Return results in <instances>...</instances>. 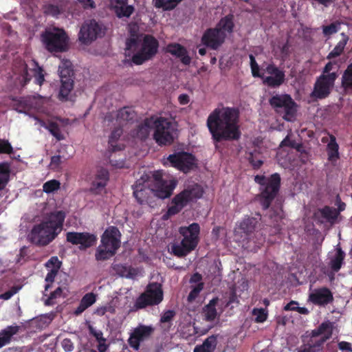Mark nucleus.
Returning <instances> with one entry per match:
<instances>
[{
	"label": "nucleus",
	"instance_id": "nucleus-1",
	"mask_svg": "<svg viewBox=\"0 0 352 352\" xmlns=\"http://www.w3.org/2000/svg\"><path fill=\"white\" fill-rule=\"evenodd\" d=\"M206 125L214 143L235 141L241 138L239 111L235 107L214 109L209 114Z\"/></svg>",
	"mask_w": 352,
	"mask_h": 352
},
{
	"label": "nucleus",
	"instance_id": "nucleus-2",
	"mask_svg": "<svg viewBox=\"0 0 352 352\" xmlns=\"http://www.w3.org/2000/svg\"><path fill=\"white\" fill-rule=\"evenodd\" d=\"M65 217L62 210L50 213L32 227L28 234L29 241L38 247L47 246L61 232Z\"/></svg>",
	"mask_w": 352,
	"mask_h": 352
},
{
	"label": "nucleus",
	"instance_id": "nucleus-3",
	"mask_svg": "<svg viewBox=\"0 0 352 352\" xmlns=\"http://www.w3.org/2000/svg\"><path fill=\"white\" fill-rule=\"evenodd\" d=\"M158 49V41L151 34H144L142 40L138 36L132 34L126 41V50L136 52L131 58L132 62L136 65L152 60L157 54Z\"/></svg>",
	"mask_w": 352,
	"mask_h": 352
},
{
	"label": "nucleus",
	"instance_id": "nucleus-4",
	"mask_svg": "<svg viewBox=\"0 0 352 352\" xmlns=\"http://www.w3.org/2000/svg\"><path fill=\"white\" fill-rule=\"evenodd\" d=\"M333 323L329 320L322 322L313 329L309 336H302V344L297 352H322L324 343L333 334Z\"/></svg>",
	"mask_w": 352,
	"mask_h": 352
},
{
	"label": "nucleus",
	"instance_id": "nucleus-5",
	"mask_svg": "<svg viewBox=\"0 0 352 352\" xmlns=\"http://www.w3.org/2000/svg\"><path fill=\"white\" fill-rule=\"evenodd\" d=\"M254 182L260 186V193L256 195V199L262 208L267 210L278 194L280 188V176L277 173L269 177L257 175L254 177Z\"/></svg>",
	"mask_w": 352,
	"mask_h": 352
},
{
	"label": "nucleus",
	"instance_id": "nucleus-6",
	"mask_svg": "<svg viewBox=\"0 0 352 352\" xmlns=\"http://www.w3.org/2000/svg\"><path fill=\"white\" fill-rule=\"evenodd\" d=\"M179 233L183 236L180 244H173L171 252L176 256L182 258L194 250L199 241L200 226L197 223H192L188 226H181Z\"/></svg>",
	"mask_w": 352,
	"mask_h": 352
},
{
	"label": "nucleus",
	"instance_id": "nucleus-7",
	"mask_svg": "<svg viewBox=\"0 0 352 352\" xmlns=\"http://www.w3.org/2000/svg\"><path fill=\"white\" fill-rule=\"evenodd\" d=\"M120 237L121 234L117 227H108L101 236V243L96 250V260L105 261L113 256L120 247Z\"/></svg>",
	"mask_w": 352,
	"mask_h": 352
},
{
	"label": "nucleus",
	"instance_id": "nucleus-8",
	"mask_svg": "<svg viewBox=\"0 0 352 352\" xmlns=\"http://www.w3.org/2000/svg\"><path fill=\"white\" fill-rule=\"evenodd\" d=\"M202 195L203 190L197 184L184 189L173 197L171 206L168 208L166 212L163 214L162 219L168 220L170 217L179 213L190 202L201 197Z\"/></svg>",
	"mask_w": 352,
	"mask_h": 352
},
{
	"label": "nucleus",
	"instance_id": "nucleus-9",
	"mask_svg": "<svg viewBox=\"0 0 352 352\" xmlns=\"http://www.w3.org/2000/svg\"><path fill=\"white\" fill-rule=\"evenodd\" d=\"M45 49L50 52H63L67 49L68 36L59 28L46 29L41 35Z\"/></svg>",
	"mask_w": 352,
	"mask_h": 352
},
{
	"label": "nucleus",
	"instance_id": "nucleus-10",
	"mask_svg": "<svg viewBox=\"0 0 352 352\" xmlns=\"http://www.w3.org/2000/svg\"><path fill=\"white\" fill-rule=\"evenodd\" d=\"M153 139L160 146L170 145L177 135L175 124L167 118H157L153 122Z\"/></svg>",
	"mask_w": 352,
	"mask_h": 352
},
{
	"label": "nucleus",
	"instance_id": "nucleus-11",
	"mask_svg": "<svg viewBox=\"0 0 352 352\" xmlns=\"http://www.w3.org/2000/svg\"><path fill=\"white\" fill-rule=\"evenodd\" d=\"M17 64L19 66L14 65V72L19 74L21 78V85L22 87H25L32 79V77L34 78V82L36 85L41 86L45 81L44 70L40 67L36 61L34 60H32L31 68L28 69V65L22 60H20Z\"/></svg>",
	"mask_w": 352,
	"mask_h": 352
},
{
	"label": "nucleus",
	"instance_id": "nucleus-12",
	"mask_svg": "<svg viewBox=\"0 0 352 352\" xmlns=\"http://www.w3.org/2000/svg\"><path fill=\"white\" fill-rule=\"evenodd\" d=\"M164 298L162 285L158 283H151L144 292L137 298L134 307L137 309L146 308L148 306L159 305Z\"/></svg>",
	"mask_w": 352,
	"mask_h": 352
},
{
	"label": "nucleus",
	"instance_id": "nucleus-13",
	"mask_svg": "<svg viewBox=\"0 0 352 352\" xmlns=\"http://www.w3.org/2000/svg\"><path fill=\"white\" fill-rule=\"evenodd\" d=\"M197 161L196 157L192 154L180 151L169 155L164 164L174 167L184 173H188L197 168Z\"/></svg>",
	"mask_w": 352,
	"mask_h": 352
},
{
	"label": "nucleus",
	"instance_id": "nucleus-14",
	"mask_svg": "<svg viewBox=\"0 0 352 352\" xmlns=\"http://www.w3.org/2000/svg\"><path fill=\"white\" fill-rule=\"evenodd\" d=\"M104 34L105 28L103 25L95 19H90L85 21L82 25L78 38L81 43L88 44L98 38L102 37Z\"/></svg>",
	"mask_w": 352,
	"mask_h": 352
},
{
	"label": "nucleus",
	"instance_id": "nucleus-15",
	"mask_svg": "<svg viewBox=\"0 0 352 352\" xmlns=\"http://www.w3.org/2000/svg\"><path fill=\"white\" fill-rule=\"evenodd\" d=\"M336 78L337 74L335 72L329 74H322L317 78L314 84V90L310 94L311 97L316 99L327 98L331 93V89L334 85Z\"/></svg>",
	"mask_w": 352,
	"mask_h": 352
},
{
	"label": "nucleus",
	"instance_id": "nucleus-16",
	"mask_svg": "<svg viewBox=\"0 0 352 352\" xmlns=\"http://www.w3.org/2000/svg\"><path fill=\"white\" fill-rule=\"evenodd\" d=\"M270 104L275 109L283 108L285 115L283 118L290 121L296 112V103L289 94H276L269 100Z\"/></svg>",
	"mask_w": 352,
	"mask_h": 352
},
{
	"label": "nucleus",
	"instance_id": "nucleus-17",
	"mask_svg": "<svg viewBox=\"0 0 352 352\" xmlns=\"http://www.w3.org/2000/svg\"><path fill=\"white\" fill-rule=\"evenodd\" d=\"M154 185L151 189L155 196L160 199L169 197L176 186L175 182L173 180L166 181L163 179L160 172L156 171L152 174Z\"/></svg>",
	"mask_w": 352,
	"mask_h": 352
},
{
	"label": "nucleus",
	"instance_id": "nucleus-18",
	"mask_svg": "<svg viewBox=\"0 0 352 352\" xmlns=\"http://www.w3.org/2000/svg\"><path fill=\"white\" fill-rule=\"evenodd\" d=\"M66 241L74 245H79L80 250H86L96 244L97 236L87 232H68L66 233Z\"/></svg>",
	"mask_w": 352,
	"mask_h": 352
},
{
	"label": "nucleus",
	"instance_id": "nucleus-19",
	"mask_svg": "<svg viewBox=\"0 0 352 352\" xmlns=\"http://www.w3.org/2000/svg\"><path fill=\"white\" fill-rule=\"evenodd\" d=\"M226 33L220 29L208 28L201 38V44L213 50H218L225 42Z\"/></svg>",
	"mask_w": 352,
	"mask_h": 352
},
{
	"label": "nucleus",
	"instance_id": "nucleus-20",
	"mask_svg": "<svg viewBox=\"0 0 352 352\" xmlns=\"http://www.w3.org/2000/svg\"><path fill=\"white\" fill-rule=\"evenodd\" d=\"M155 329L152 326L139 324L130 334L128 344L135 351L140 348V343L148 340L153 333Z\"/></svg>",
	"mask_w": 352,
	"mask_h": 352
},
{
	"label": "nucleus",
	"instance_id": "nucleus-21",
	"mask_svg": "<svg viewBox=\"0 0 352 352\" xmlns=\"http://www.w3.org/2000/svg\"><path fill=\"white\" fill-rule=\"evenodd\" d=\"M270 76L263 77V82L270 87H278L285 82V72L280 69L274 63L268 64L265 69Z\"/></svg>",
	"mask_w": 352,
	"mask_h": 352
},
{
	"label": "nucleus",
	"instance_id": "nucleus-22",
	"mask_svg": "<svg viewBox=\"0 0 352 352\" xmlns=\"http://www.w3.org/2000/svg\"><path fill=\"white\" fill-rule=\"evenodd\" d=\"M109 179V173L105 168L97 170L91 183L89 192L95 195H102L106 192V186Z\"/></svg>",
	"mask_w": 352,
	"mask_h": 352
},
{
	"label": "nucleus",
	"instance_id": "nucleus-23",
	"mask_svg": "<svg viewBox=\"0 0 352 352\" xmlns=\"http://www.w3.org/2000/svg\"><path fill=\"white\" fill-rule=\"evenodd\" d=\"M309 300L314 305L324 307L333 302L334 298L331 291L327 287L315 289L309 294Z\"/></svg>",
	"mask_w": 352,
	"mask_h": 352
},
{
	"label": "nucleus",
	"instance_id": "nucleus-24",
	"mask_svg": "<svg viewBox=\"0 0 352 352\" xmlns=\"http://www.w3.org/2000/svg\"><path fill=\"white\" fill-rule=\"evenodd\" d=\"M129 0H111V8L117 17L129 18L135 11L133 6L128 5Z\"/></svg>",
	"mask_w": 352,
	"mask_h": 352
},
{
	"label": "nucleus",
	"instance_id": "nucleus-25",
	"mask_svg": "<svg viewBox=\"0 0 352 352\" xmlns=\"http://www.w3.org/2000/svg\"><path fill=\"white\" fill-rule=\"evenodd\" d=\"M166 52L180 59L182 64L189 65L191 62V58L188 54L185 47L179 43H169L166 48Z\"/></svg>",
	"mask_w": 352,
	"mask_h": 352
},
{
	"label": "nucleus",
	"instance_id": "nucleus-26",
	"mask_svg": "<svg viewBox=\"0 0 352 352\" xmlns=\"http://www.w3.org/2000/svg\"><path fill=\"white\" fill-rule=\"evenodd\" d=\"M314 215L321 223H323L324 220H325L329 223H333L338 218L339 211H337L333 207L325 206L322 208H319Z\"/></svg>",
	"mask_w": 352,
	"mask_h": 352
},
{
	"label": "nucleus",
	"instance_id": "nucleus-27",
	"mask_svg": "<svg viewBox=\"0 0 352 352\" xmlns=\"http://www.w3.org/2000/svg\"><path fill=\"white\" fill-rule=\"evenodd\" d=\"M122 129L121 127H116L111 133L108 142V151L113 153L122 151L124 148L123 144L117 143L122 134Z\"/></svg>",
	"mask_w": 352,
	"mask_h": 352
},
{
	"label": "nucleus",
	"instance_id": "nucleus-28",
	"mask_svg": "<svg viewBox=\"0 0 352 352\" xmlns=\"http://www.w3.org/2000/svg\"><path fill=\"white\" fill-rule=\"evenodd\" d=\"M20 330V327L10 325L0 331V349L8 344L12 341L13 336L17 334Z\"/></svg>",
	"mask_w": 352,
	"mask_h": 352
},
{
	"label": "nucleus",
	"instance_id": "nucleus-29",
	"mask_svg": "<svg viewBox=\"0 0 352 352\" xmlns=\"http://www.w3.org/2000/svg\"><path fill=\"white\" fill-rule=\"evenodd\" d=\"M145 182L146 179H144V177L142 176L141 179L137 181L135 184L133 186V196L140 204H144L146 201V195L147 194V191L149 190V189L146 188L144 184Z\"/></svg>",
	"mask_w": 352,
	"mask_h": 352
},
{
	"label": "nucleus",
	"instance_id": "nucleus-30",
	"mask_svg": "<svg viewBox=\"0 0 352 352\" xmlns=\"http://www.w3.org/2000/svg\"><path fill=\"white\" fill-rule=\"evenodd\" d=\"M219 302L217 297L211 299L208 304L203 307V318L207 322H213L217 316L216 305Z\"/></svg>",
	"mask_w": 352,
	"mask_h": 352
},
{
	"label": "nucleus",
	"instance_id": "nucleus-31",
	"mask_svg": "<svg viewBox=\"0 0 352 352\" xmlns=\"http://www.w3.org/2000/svg\"><path fill=\"white\" fill-rule=\"evenodd\" d=\"M153 118L145 119L142 123L137 126L134 132L135 135L141 140L146 139L150 129L153 127Z\"/></svg>",
	"mask_w": 352,
	"mask_h": 352
},
{
	"label": "nucleus",
	"instance_id": "nucleus-32",
	"mask_svg": "<svg viewBox=\"0 0 352 352\" xmlns=\"http://www.w3.org/2000/svg\"><path fill=\"white\" fill-rule=\"evenodd\" d=\"M217 344V336L208 337L201 344L197 345L193 352H214Z\"/></svg>",
	"mask_w": 352,
	"mask_h": 352
},
{
	"label": "nucleus",
	"instance_id": "nucleus-33",
	"mask_svg": "<svg viewBox=\"0 0 352 352\" xmlns=\"http://www.w3.org/2000/svg\"><path fill=\"white\" fill-rule=\"evenodd\" d=\"M261 219V217H247L244 218L239 224V229L247 235L252 233L257 224L258 223V221Z\"/></svg>",
	"mask_w": 352,
	"mask_h": 352
},
{
	"label": "nucleus",
	"instance_id": "nucleus-34",
	"mask_svg": "<svg viewBox=\"0 0 352 352\" xmlns=\"http://www.w3.org/2000/svg\"><path fill=\"white\" fill-rule=\"evenodd\" d=\"M58 72L60 80H74V70L71 61L68 60H62L58 67Z\"/></svg>",
	"mask_w": 352,
	"mask_h": 352
},
{
	"label": "nucleus",
	"instance_id": "nucleus-35",
	"mask_svg": "<svg viewBox=\"0 0 352 352\" xmlns=\"http://www.w3.org/2000/svg\"><path fill=\"white\" fill-rule=\"evenodd\" d=\"M329 138L330 142L327 144L328 160L333 163L340 158L339 146L334 135H330Z\"/></svg>",
	"mask_w": 352,
	"mask_h": 352
},
{
	"label": "nucleus",
	"instance_id": "nucleus-36",
	"mask_svg": "<svg viewBox=\"0 0 352 352\" xmlns=\"http://www.w3.org/2000/svg\"><path fill=\"white\" fill-rule=\"evenodd\" d=\"M113 269L119 276L128 278H133L138 274L135 268L122 264H116Z\"/></svg>",
	"mask_w": 352,
	"mask_h": 352
},
{
	"label": "nucleus",
	"instance_id": "nucleus-37",
	"mask_svg": "<svg viewBox=\"0 0 352 352\" xmlns=\"http://www.w3.org/2000/svg\"><path fill=\"white\" fill-rule=\"evenodd\" d=\"M58 98L62 101H67L74 88V80H62Z\"/></svg>",
	"mask_w": 352,
	"mask_h": 352
},
{
	"label": "nucleus",
	"instance_id": "nucleus-38",
	"mask_svg": "<svg viewBox=\"0 0 352 352\" xmlns=\"http://www.w3.org/2000/svg\"><path fill=\"white\" fill-rule=\"evenodd\" d=\"M344 256L345 254L342 249H337L334 258H333L329 263V266L332 271L338 272L340 270L344 262Z\"/></svg>",
	"mask_w": 352,
	"mask_h": 352
},
{
	"label": "nucleus",
	"instance_id": "nucleus-39",
	"mask_svg": "<svg viewBox=\"0 0 352 352\" xmlns=\"http://www.w3.org/2000/svg\"><path fill=\"white\" fill-rule=\"evenodd\" d=\"M233 15L228 14L223 17L218 24L216 25V28L220 29L221 31H223L228 33H231L234 28Z\"/></svg>",
	"mask_w": 352,
	"mask_h": 352
},
{
	"label": "nucleus",
	"instance_id": "nucleus-40",
	"mask_svg": "<svg viewBox=\"0 0 352 352\" xmlns=\"http://www.w3.org/2000/svg\"><path fill=\"white\" fill-rule=\"evenodd\" d=\"M183 0H155L154 6L164 10H172Z\"/></svg>",
	"mask_w": 352,
	"mask_h": 352
},
{
	"label": "nucleus",
	"instance_id": "nucleus-41",
	"mask_svg": "<svg viewBox=\"0 0 352 352\" xmlns=\"http://www.w3.org/2000/svg\"><path fill=\"white\" fill-rule=\"evenodd\" d=\"M135 117V113L133 109L124 107L120 109L117 113V118L120 121H131Z\"/></svg>",
	"mask_w": 352,
	"mask_h": 352
},
{
	"label": "nucleus",
	"instance_id": "nucleus-42",
	"mask_svg": "<svg viewBox=\"0 0 352 352\" xmlns=\"http://www.w3.org/2000/svg\"><path fill=\"white\" fill-rule=\"evenodd\" d=\"M342 85L345 89H352V63L347 66L342 74Z\"/></svg>",
	"mask_w": 352,
	"mask_h": 352
},
{
	"label": "nucleus",
	"instance_id": "nucleus-43",
	"mask_svg": "<svg viewBox=\"0 0 352 352\" xmlns=\"http://www.w3.org/2000/svg\"><path fill=\"white\" fill-rule=\"evenodd\" d=\"M348 38H344L340 41L338 44L335 46L333 50L329 53L327 56V58L329 60L336 58L342 54L344 51V49L346 45Z\"/></svg>",
	"mask_w": 352,
	"mask_h": 352
},
{
	"label": "nucleus",
	"instance_id": "nucleus-44",
	"mask_svg": "<svg viewBox=\"0 0 352 352\" xmlns=\"http://www.w3.org/2000/svg\"><path fill=\"white\" fill-rule=\"evenodd\" d=\"M248 160L254 169H258L263 164V160L260 158V153L256 151L249 153Z\"/></svg>",
	"mask_w": 352,
	"mask_h": 352
},
{
	"label": "nucleus",
	"instance_id": "nucleus-45",
	"mask_svg": "<svg viewBox=\"0 0 352 352\" xmlns=\"http://www.w3.org/2000/svg\"><path fill=\"white\" fill-rule=\"evenodd\" d=\"M47 129L57 140H62L64 139V136L61 134L60 127L56 122H52L49 123Z\"/></svg>",
	"mask_w": 352,
	"mask_h": 352
},
{
	"label": "nucleus",
	"instance_id": "nucleus-46",
	"mask_svg": "<svg viewBox=\"0 0 352 352\" xmlns=\"http://www.w3.org/2000/svg\"><path fill=\"white\" fill-rule=\"evenodd\" d=\"M204 286V283H199L195 286H192V289L187 297L188 301L190 302L194 301L198 297L199 293L203 290Z\"/></svg>",
	"mask_w": 352,
	"mask_h": 352
},
{
	"label": "nucleus",
	"instance_id": "nucleus-47",
	"mask_svg": "<svg viewBox=\"0 0 352 352\" xmlns=\"http://www.w3.org/2000/svg\"><path fill=\"white\" fill-rule=\"evenodd\" d=\"M60 182L56 179L46 182L43 186V190L46 193L53 192L60 188Z\"/></svg>",
	"mask_w": 352,
	"mask_h": 352
},
{
	"label": "nucleus",
	"instance_id": "nucleus-48",
	"mask_svg": "<svg viewBox=\"0 0 352 352\" xmlns=\"http://www.w3.org/2000/svg\"><path fill=\"white\" fill-rule=\"evenodd\" d=\"M44 12L47 15L58 16L61 13V8L58 5L50 3L44 6Z\"/></svg>",
	"mask_w": 352,
	"mask_h": 352
},
{
	"label": "nucleus",
	"instance_id": "nucleus-49",
	"mask_svg": "<svg viewBox=\"0 0 352 352\" xmlns=\"http://www.w3.org/2000/svg\"><path fill=\"white\" fill-rule=\"evenodd\" d=\"M10 168L9 164L6 162L0 163V178L6 179L7 182L10 180Z\"/></svg>",
	"mask_w": 352,
	"mask_h": 352
},
{
	"label": "nucleus",
	"instance_id": "nucleus-50",
	"mask_svg": "<svg viewBox=\"0 0 352 352\" xmlns=\"http://www.w3.org/2000/svg\"><path fill=\"white\" fill-rule=\"evenodd\" d=\"M252 314L256 316V322H263L267 320V314L263 309H254Z\"/></svg>",
	"mask_w": 352,
	"mask_h": 352
},
{
	"label": "nucleus",
	"instance_id": "nucleus-51",
	"mask_svg": "<svg viewBox=\"0 0 352 352\" xmlns=\"http://www.w3.org/2000/svg\"><path fill=\"white\" fill-rule=\"evenodd\" d=\"M61 261H59L57 256H52L48 261L46 263L45 266L47 267H52L51 270L58 271L61 267Z\"/></svg>",
	"mask_w": 352,
	"mask_h": 352
},
{
	"label": "nucleus",
	"instance_id": "nucleus-52",
	"mask_svg": "<svg viewBox=\"0 0 352 352\" xmlns=\"http://www.w3.org/2000/svg\"><path fill=\"white\" fill-rule=\"evenodd\" d=\"M88 308L96 301V295L93 292L86 294L80 300Z\"/></svg>",
	"mask_w": 352,
	"mask_h": 352
},
{
	"label": "nucleus",
	"instance_id": "nucleus-53",
	"mask_svg": "<svg viewBox=\"0 0 352 352\" xmlns=\"http://www.w3.org/2000/svg\"><path fill=\"white\" fill-rule=\"evenodd\" d=\"M61 158V156L59 155L51 157L50 167L52 170H58L60 169L62 164Z\"/></svg>",
	"mask_w": 352,
	"mask_h": 352
},
{
	"label": "nucleus",
	"instance_id": "nucleus-54",
	"mask_svg": "<svg viewBox=\"0 0 352 352\" xmlns=\"http://www.w3.org/2000/svg\"><path fill=\"white\" fill-rule=\"evenodd\" d=\"M13 148L8 140H0V153L11 154Z\"/></svg>",
	"mask_w": 352,
	"mask_h": 352
},
{
	"label": "nucleus",
	"instance_id": "nucleus-55",
	"mask_svg": "<svg viewBox=\"0 0 352 352\" xmlns=\"http://www.w3.org/2000/svg\"><path fill=\"white\" fill-rule=\"evenodd\" d=\"M62 294V289L58 287L54 292H51L48 298L45 300V304L46 305H52L54 304V300L58 296H60Z\"/></svg>",
	"mask_w": 352,
	"mask_h": 352
},
{
	"label": "nucleus",
	"instance_id": "nucleus-56",
	"mask_svg": "<svg viewBox=\"0 0 352 352\" xmlns=\"http://www.w3.org/2000/svg\"><path fill=\"white\" fill-rule=\"evenodd\" d=\"M58 274V271L50 270V272L47 274L45 277V281L47 283L45 286V290L47 291L49 288L51 287L50 284L54 281L55 277Z\"/></svg>",
	"mask_w": 352,
	"mask_h": 352
},
{
	"label": "nucleus",
	"instance_id": "nucleus-57",
	"mask_svg": "<svg viewBox=\"0 0 352 352\" xmlns=\"http://www.w3.org/2000/svg\"><path fill=\"white\" fill-rule=\"evenodd\" d=\"M338 26L335 23H331L329 25H324L322 27V32L324 36H330L338 32Z\"/></svg>",
	"mask_w": 352,
	"mask_h": 352
},
{
	"label": "nucleus",
	"instance_id": "nucleus-58",
	"mask_svg": "<svg viewBox=\"0 0 352 352\" xmlns=\"http://www.w3.org/2000/svg\"><path fill=\"white\" fill-rule=\"evenodd\" d=\"M88 329L89 333L94 336L98 342H106V339L103 337V333L101 331H96L91 325L89 326Z\"/></svg>",
	"mask_w": 352,
	"mask_h": 352
},
{
	"label": "nucleus",
	"instance_id": "nucleus-59",
	"mask_svg": "<svg viewBox=\"0 0 352 352\" xmlns=\"http://www.w3.org/2000/svg\"><path fill=\"white\" fill-rule=\"evenodd\" d=\"M280 147L288 146L292 148H297V144L295 140H291L289 135H287L280 144Z\"/></svg>",
	"mask_w": 352,
	"mask_h": 352
},
{
	"label": "nucleus",
	"instance_id": "nucleus-60",
	"mask_svg": "<svg viewBox=\"0 0 352 352\" xmlns=\"http://www.w3.org/2000/svg\"><path fill=\"white\" fill-rule=\"evenodd\" d=\"M175 315V312L173 310H168L165 311L160 318V322L162 323L168 322L173 320Z\"/></svg>",
	"mask_w": 352,
	"mask_h": 352
},
{
	"label": "nucleus",
	"instance_id": "nucleus-61",
	"mask_svg": "<svg viewBox=\"0 0 352 352\" xmlns=\"http://www.w3.org/2000/svg\"><path fill=\"white\" fill-rule=\"evenodd\" d=\"M85 10L96 8V3L93 0H77Z\"/></svg>",
	"mask_w": 352,
	"mask_h": 352
},
{
	"label": "nucleus",
	"instance_id": "nucleus-62",
	"mask_svg": "<svg viewBox=\"0 0 352 352\" xmlns=\"http://www.w3.org/2000/svg\"><path fill=\"white\" fill-rule=\"evenodd\" d=\"M340 350L344 352H352V346L350 342L342 341L338 343Z\"/></svg>",
	"mask_w": 352,
	"mask_h": 352
},
{
	"label": "nucleus",
	"instance_id": "nucleus-63",
	"mask_svg": "<svg viewBox=\"0 0 352 352\" xmlns=\"http://www.w3.org/2000/svg\"><path fill=\"white\" fill-rule=\"evenodd\" d=\"M62 346L66 352L72 351L74 349L73 342L70 339L65 338L62 342Z\"/></svg>",
	"mask_w": 352,
	"mask_h": 352
},
{
	"label": "nucleus",
	"instance_id": "nucleus-64",
	"mask_svg": "<svg viewBox=\"0 0 352 352\" xmlns=\"http://www.w3.org/2000/svg\"><path fill=\"white\" fill-rule=\"evenodd\" d=\"M298 307V302L294 300L290 301L289 303H287L285 307V311H297Z\"/></svg>",
	"mask_w": 352,
	"mask_h": 352
}]
</instances>
